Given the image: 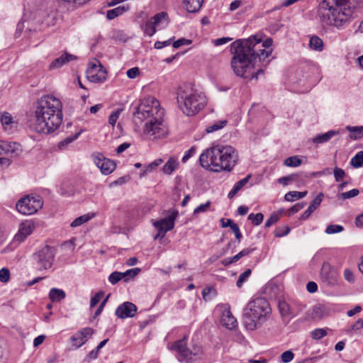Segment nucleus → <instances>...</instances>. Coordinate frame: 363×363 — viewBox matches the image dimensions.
<instances>
[{
	"instance_id": "f257e3e1",
	"label": "nucleus",
	"mask_w": 363,
	"mask_h": 363,
	"mask_svg": "<svg viewBox=\"0 0 363 363\" xmlns=\"http://www.w3.org/2000/svg\"><path fill=\"white\" fill-rule=\"evenodd\" d=\"M273 40L271 38L262 41L258 35L247 39L237 40L231 44L230 50L233 57L231 67L237 76H245L249 68L255 67L257 62L267 65L272 55Z\"/></svg>"
},
{
	"instance_id": "f03ea898",
	"label": "nucleus",
	"mask_w": 363,
	"mask_h": 363,
	"mask_svg": "<svg viewBox=\"0 0 363 363\" xmlns=\"http://www.w3.org/2000/svg\"><path fill=\"white\" fill-rule=\"evenodd\" d=\"M62 118L61 101L52 95H45L37 101L30 127L38 133L49 134L60 127Z\"/></svg>"
},
{
	"instance_id": "7ed1b4c3",
	"label": "nucleus",
	"mask_w": 363,
	"mask_h": 363,
	"mask_svg": "<svg viewBox=\"0 0 363 363\" xmlns=\"http://www.w3.org/2000/svg\"><path fill=\"white\" fill-rule=\"evenodd\" d=\"M357 0H323L317 15L323 26L345 28L351 21Z\"/></svg>"
},
{
	"instance_id": "20e7f679",
	"label": "nucleus",
	"mask_w": 363,
	"mask_h": 363,
	"mask_svg": "<svg viewBox=\"0 0 363 363\" xmlns=\"http://www.w3.org/2000/svg\"><path fill=\"white\" fill-rule=\"evenodd\" d=\"M238 160V152L230 145L213 146L201 153L199 157L201 166L214 172H230L237 164Z\"/></svg>"
},
{
	"instance_id": "39448f33",
	"label": "nucleus",
	"mask_w": 363,
	"mask_h": 363,
	"mask_svg": "<svg viewBox=\"0 0 363 363\" xmlns=\"http://www.w3.org/2000/svg\"><path fill=\"white\" fill-rule=\"evenodd\" d=\"M177 99L180 109L189 116L196 114L206 104L204 94L194 89L190 84H184L178 89Z\"/></svg>"
},
{
	"instance_id": "423d86ee",
	"label": "nucleus",
	"mask_w": 363,
	"mask_h": 363,
	"mask_svg": "<svg viewBox=\"0 0 363 363\" xmlns=\"http://www.w3.org/2000/svg\"><path fill=\"white\" fill-rule=\"evenodd\" d=\"M270 313L269 303L264 298H253L244 309V325L247 330H255L266 321Z\"/></svg>"
},
{
	"instance_id": "0eeeda50",
	"label": "nucleus",
	"mask_w": 363,
	"mask_h": 363,
	"mask_svg": "<svg viewBox=\"0 0 363 363\" xmlns=\"http://www.w3.org/2000/svg\"><path fill=\"white\" fill-rule=\"evenodd\" d=\"M135 121L142 122L152 118H163L164 110L160 108V102L153 96H147L140 101L133 111Z\"/></svg>"
},
{
	"instance_id": "6e6552de",
	"label": "nucleus",
	"mask_w": 363,
	"mask_h": 363,
	"mask_svg": "<svg viewBox=\"0 0 363 363\" xmlns=\"http://www.w3.org/2000/svg\"><path fill=\"white\" fill-rule=\"evenodd\" d=\"M169 348L177 352L176 356L179 362L192 363L202 358L201 346L196 343L188 346L186 335L182 339L175 341Z\"/></svg>"
},
{
	"instance_id": "1a4fd4ad",
	"label": "nucleus",
	"mask_w": 363,
	"mask_h": 363,
	"mask_svg": "<svg viewBox=\"0 0 363 363\" xmlns=\"http://www.w3.org/2000/svg\"><path fill=\"white\" fill-rule=\"evenodd\" d=\"M56 254L55 247L45 245L33 254V264L39 271L47 270L52 267Z\"/></svg>"
},
{
	"instance_id": "9d476101",
	"label": "nucleus",
	"mask_w": 363,
	"mask_h": 363,
	"mask_svg": "<svg viewBox=\"0 0 363 363\" xmlns=\"http://www.w3.org/2000/svg\"><path fill=\"white\" fill-rule=\"evenodd\" d=\"M43 202L38 195H26L20 199L16 204V210L23 215L35 213L43 206Z\"/></svg>"
},
{
	"instance_id": "9b49d317",
	"label": "nucleus",
	"mask_w": 363,
	"mask_h": 363,
	"mask_svg": "<svg viewBox=\"0 0 363 363\" xmlns=\"http://www.w3.org/2000/svg\"><path fill=\"white\" fill-rule=\"evenodd\" d=\"M167 128L162 123V118H152L147 120L144 128V133L153 138H158L165 135Z\"/></svg>"
},
{
	"instance_id": "f8f14e48",
	"label": "nucleus",
	"mask_w": 363,
	"mask_h": 363,
	"mask_svg": "<svg viewBox=\"0 0 363 363\" xmlns=\"http://www.w3.org/2000/svg\"><path fill=\"white\" fill-rule=\"evenodd\" d=\"M178 216L177 211H173L167 217L157 220L154 223V226L157 229L158 233L155 237V240L158 238H163L167 232L172 230L174 227V220Z\"/></svg>"
},
{
	"instance_id": "ddd939ff",
	"label": "nucleus",
	"mask_w": 363,
	"mask_h": 363,
	"mask_svg": "<svg viewBox=\"0 0 363 363\" xmlns=\"http://www.w3.org/2000/svg\"><path fill=\"white\" fill-rule=\"evenodd\" d=\"M98 63H89L86 70V78L94 83H102L106 79V70L99 62Z\"/></svg>"
},
{
	"instance_id": "4468645a",
	"label": "nucleus",
	"mask_w": 363,
	"mask_h": 363,
	"mask_svg": "<svg viewBox=\"0 0 363 363\" xmlns=\"http://www.w3.org/2000/svg\"><path fill=\"white\" fill-rule=\"evenodd\" d=\"M92 157L94 164L104 174H111L116 168L115 162L110 159L106 158L101 153L93 154Z\"/></svg>"
},
{
	"instance_id": "2eb2a0df",
	"label": "nucleus",
	"mask_w": 363,
	"mask_h": 363,
	"mask_svg": "<svg viewBox=\"0 0 363 363\" xmlns=\"http://www.w3.org/2000/svg\"><path fill=\"white\" fill-rule=\"evenodd\" d=\"M320 276L322 281L328 286H335L337 284V271L327 262L323 264Z\"/></svg>"
},
{
	"instance_id": "dca6fc26",
	"label": "nucleus",
	"mask_w": 363,
	"mask_h": 363,
	"mask_svg": "<svg viewBox=\"0 0 363 363\" xmlns=\"http://www.w3.org/2000/svg\"><path fill=\"white\" fill-rule=\"evenodd\" d=\"M166 12H160L145 22L143 29L144 33L149 36H152L156 33V28L160 25L162 20L167 18Z\"/></svg>"
},
{
	"instance_id": "f3484780",
	"label": "nucleus",
	"mask_w": 363,
	"mask_h": 363,
	"mask_svg": "<svg viewBox=\"0 0 363 363\" xmlns=\"http://www.w3.org/2000/svg\"><path fill=\"white\" fill-rule=\"evenodd\" d=\"M137 311L138 308L134 303L125 301L116 308L115 315L121 319H125L134 317Z\"/></svg>"
},
{
	"instance_id": "a211bd4d",
	"label": "nucleus",
	"mask_w": 363,
	"mask_h": 363,
	"mask_svg": "<svg viewBox=\"0 0 363 363\" xmlns=\"http://www.w3.org/2000/svg\"><path fill=\"white\" fill-rule=\"evenodd\" d=\"M94 330L91 328H84L77 333L73 335L71 337L72 345L76 349L79 348L91 337Z\"/></svg>"
},
{
	"instance_id": "6ab92c4d",
	"label": "nucleus",
	"mask_w": 363,
	"mask_h": 363,
	"mask_svg": "<svg viewBox=\"0 0 363 363\" xmlns=\"http://www.w3.org/2000/svg\"><path fill=\"white\" fill-rule=\"evenodd\" d=\"M34 229V224L30 220H25L20 225L18 233L14 236V241L21 242L30 235Z\"/></svg>"
},
{
	"instance_id": "aec40b11",
	"label": "nucleus",
	"mask_w": 363,
	"mask_h": 363,
	"mask_svg": "<svg viewBox=\"0 0 363 363\" xmlns=\"http://www.w3.org/2000/svg\"><path fill=\"white\" fill-rule=\"evenodd\" d=\"M20 150V145L14 142L0 140V155H17Z\"/></svg>"
},
{
	"instance_id": "412c9836",
	"label": "nucleus",
	"mask_w": 363,
	"mask_h": 363,
	"mask_svg": "<svg viewBox=\"0 0 363 363\" xmlns=\"http://www.w3.org/2000/svg\"><path fill=\"white\" fill-rule=\"evenodd\" d=\"M324 195L323 193H320L316 196V197L311 202L308 208L303 212V213L301 216V219L306 220L308 219L311 215L314 212L315 210L320 206V203L323 201Z\"/></svg>"
},
{
	"instance_id": "4be33fe9",
	"label": "nucleus",
	"mask_w": 363,
	"mask_h": 363,
	"mask_svg": "<svg viewBox=\"0 0 363 363\" xmlns=\"http://www.w3.org/2000/svg\"><path fill=\"white\" fill-rule=\"evenodd\" d=\"M77 60V57L75 55L69 54V53H64L60 57L56 58L54 60L50 65V69H56L60 68L67 64V62Z\"/></svg>"
},
{
	"instance_id": "5701e85b",
	"label": "nucleus",
	"mask_w": 363,
	"mask_h": 363,
	"mask_svg": "<svg viewBox=\"0 0 363 363\" xmlns=\"http://www.w3.org/2000/svg\"><path fill=\"white\" fill-rule=\"evenodd\" d=\"M220 323L222 325L225 326L229 330L234 329L238 325L236 318L232 315L231 312L228 310L223 313Z\"/></svg>"
},
{
	"instance_id": "b1692460",
	"label": "nucleus",
	"mask_w": 363,
	"mask_h": 363,
	"mask_svg": "<svg viewBox=\"0 0 363 363\" xmlns=\"http://www.w3.org/2000/svg\"><path fill=\"white\" fill-rule=\"evenodd\" d=\"M130 6L126 5L119 6L116 8L107 11L106 18L109 20L114 19L115 18L121 16L125 12L128 11Z\"/></svg>"
},
{
	"instance_id": "393cba45",
	"label": "nucleus",
	"mask_w": 363,
	"mask_h": 363,
	"mask_svg": "<svg viewBox=\"0 0 363 363\" xmlns=\"http://www.w3.org/2000/svg\"><path fill=\"white\" fill-rule=\"evenodd\" d=\"M251 174H248L245 178L236 182L234 184L233 189L228 193V197L229 199H233L239 192V191L241 190L245 185H246V184L249 182Z\"/></svg>"
},
{
	"instance_id": "a878e982",
	"label": "nucleus",
	"mask_w": 363,
	"mask_h": 363,
	"mask_svg": "<svg viewBox=\"0 0 363 363\" xmlns=\"http://www.w3.org/2000/svg\"><path fill=\"white\" fill-rule=\"evenodd\" d=\"M337 134L335 130H329L323 134H318L313 138L315 144H321L328 142L333 136Z\"/></svg>"
},
{
	"instance_id": "bb28decb",
	"label": "nucleus",
	"mask_w": 363,
	"mask_h": 363,
	"mask_svg": "<svg viewBox=\"0 0 363 363\" xmlns=\"http://www.w3.org/2000/svg\"><path fill=\"white\" fill-rule=\"evenodd\" d=\"M179 167L178 160L174 157H171L169 158L167 162L162 167V172L165 174H171L177 167Z\"/></svg>"
},
{
	"instance_id": "cd10ccee",
	"label": "nucleus",
	"mask_w": 363,
	"mask_h": 363,
	"mask_svg": "<svg viewBox=\"0 0 363 363\" xmlns=\"http://www.w3.org/2000/svg\"><path fill=\"white\" fill-rule=\"evenodd\" d=\"M203 0H183L186 9L189 13L197 12L201 7Z\"/></svg>"
},
{
	"instance_id": "c85d7f7f",
	"label": "nucleus",
	"mask_w": 363,
	"mask_h": 363,
	"mask_svg": "<svg viewBox=\"0 0 363 363\" xmlns=\"http://www.w3.org/2000/svg\"><path fill=\"white\" fill-rule=\"evenodd\" d=\"M48 296L52 302H59L65 298L66 294L62 289L52 288Z\"/></svg>"
},
{
	"instance_id": "c756f323",
	"label": "nucleus",
	"mask_w": 363,
	"mask_h": 363,
	"mask_svg": "<svg viewBox=\"0 0 363 363\" xmlns=\"http://www.w3.org/2000/svg\"><path fill=\"white\" fill-rule=\"evenodd\" d=\"M278 308L282 317L295 316L289 305L284 300L279 301Z\"/></svg>"
},
{
	"instance_id": "7c9ffc66",
	"label": "nucleus",
	"mask_w": 363,
	"mask_h": 363,
	"mask_svg": "<svg viewBox=\"0 0 363 363\" xmlns=\"http://www.w3.org/2000/svg\"><path fill=\"white\" fill-rule=\"evenodd\" d=\"M309 46L312 50L320 52L323 50V41L317 35H313L310 38Z\"/></svg>"
},
{
	"instance_id": "2f4dec72",
	"label": "nucleus",
	"mask_w": 363,
	"mask_h": 363,
	"mask_svg": "<svg viewBox=\"0 0 363 363\" xmlns=\"http://www.w3.org/2000/svg\"><path fill=\"white\" fill-rule=\"evenodd\" d=\"M259 66L265 67L266 65H264L262 63L257 62L255 67L253 66L252 67L249 68L247 69V71L245 74V76H240V77L242 78H245V79L249 78L250 77L251 78L257 79L259 74H264V69L262 68H259L255 72H252V69H254L256 67H259Z\"/></svg>"
},
{
	"instance_id": "473e14b6",
	"label": "nucleus",
	"mask_w": 363,
	"mask_h": 363,
	"mask_svg": "<svg viewBox=\"0 0 363 363\" xmlns=\"http://www.w3.org/2000/svg\"><path fill=\"white\" fill-rule=\"evenodd\" d=\"M307 191H289L285 194L284 199L287 201H294L305 197Z\"/></svg>"
},
{
	"instance_id": "72a5a7b5",
	"label": "nucleus",
	"mask_w": 363,
	"mask_h": 363,
	"mask_svg": "<svg viewBox=\"0 0 363 363\" xmlns=\"http://www.w3.org/2000/svg\"><path fill=\"white\" fill-rule=\"evenodd\" d=\"M350 165L354 168L363 167V150L358 152L350 160Z\"/></svg>"
},
{
	"instance_id": "f704fd0d",
	"label": "nucleus",
	"mask_w": 363,
	"mask_h": 363,
	"mask_svg": "<svg viewBox=\"0 0 363 363\" xmlns=\"http://www.w3.org/2000/svg\"><path fill=\"white\" fill-rule=\"evenodd\" d=\"M228 121L226 120H220L218 121L215 122L212 125H207L206 128V132L207 133H211L215 131H217L223 128H224Z\"/></svg>"
},
{
	"instance_id": "c9c22d12",
	"label": "nucleus",
	"mask_w": 363,
	"mask_h": 363,
	"mask_svg": "<svg viewBox=\"0 0 363 363\" xmlns=\"http://www.w3.org/2000/svg\"><path fill=\"white\" fill-rule=\"evenodd\" d=\"M284 213L283 209L279 210L278 212L272 213L270 217L266 220L264 226L265 228H269L272 225L277 223L280 219V215Z\"/></svg>"
},
{
	"instance_id": "e433bc0d",
	"label": "nucleus",
	"mask_w": 363,
	"mask_h": 363,
	"mask_svg": "<svg viewBox=\"0 0 363 363\" xmlns=\"http://www.w3.org/2000/svg\"><path fill=\"white\" fill-rule=\"evenodd\" d=\"M346 130L354 133L355 135H350V138L357 140L363 137V126H346Z\"/></svg>"
},
{
	"instance_id": "4c0bfd02",
	"label": "nucleus",
	"mask_w": 363,
	"mask_h": 363,
	"mask_svg": "<svg viewBox=\"0 0 363 363\" xmlns=\"http://www.w3.org/2000/svg\"><path fill=\"white\" fill-rule=\"evenodd\" d=\"M94 215L85 214L75 218L70 224L72 228L78 227L84 223L89 221L93 218Z\"/></svg>"
},
{
	"instance_id": "58836bf2",
	"label": "nucleus",
	"mask_w": 363,
	"mask_h": 363,
	"mask_svg": "<svg viewBox=\"0 0 363 363\" xmlns=\"http://www.w3.org/2000/svg\"><path fill=\"white\" fill-rule=\"evenodd\" d=\"M284 164L288 167H296L301 164V160L298 156H291L284 160Z\"/></svg>"
},
{
	"instance_id": "ea45409f",
	"label": "nucleus",
	"mask_w": 363,
	"mask_h": 363,
	"mask_svg": "<svg viewBox=\"0 0 363 363\" xmlns=\"http://www.w3.org/2000/svg\"><path fill=\"white\" fill-rule=\"evenodd\" d=\"M248 220H250L255 225H260L264 219V215L262 213L256 214L252 213L248 216Z\"/></svg>"
},
{
	"instance_id": "a19ab883",
	"label": "nucleus",
	"mask_w": 363,
	"mask_h": 363,
	"mask_svg": "<svg viewBox=\"0 0 363 363\" xmlns=\"http://www.w3.org/2000/svg\"><path fill=\"white\" fill-rule=\"evenodd\" d=\"M291 231V228L287 225L280 226L275 229L274 236L276 238H281L287 235Z\"/></svg>"
},
{
	"instance_id": "79ce46f5",
	"label": "nucleus",
	"mask_w": 363,
	"mask_h": 363,
	"mask_svg": "<svg viewBox=\"0 0 363 363\" xmlns=\"http://www.w3.org/2000/svg\"><path fill=\"white\" fill-rule=\"evenodd\" d=\"M140 272V268H133L127 270L125 272H122L123 275V279H125V281H128L130 279L134 278L136 277Z\"/></svg>"
},
{
	"instance_id": "37998d69",
	"label": "nucleus",
	"mask_w": 363,
	"mask_h": 363,
	"mask_svg": "<svg viewBox=\"0 0 363 363\" xmlns=\"http://www.w3.org/2000/svg\"><path fill=\"white\" fill-rule=\"evenodd\" d=\"M82 131H79L74 134V135L69 136L66 138L65 140H62L59 143L58 147L60 149H62L64 147L67 145L68 144L71 143L74 140L78 138L79 135L81 134Z\"/></svg>"
},
{
	"instance_id": "c03bdc74",
	"label": "nucleus",
	"mask_w": 363,
	"mask_h": 363,
	"mask_svg": "<svg viewBox=\"0 0 363 363\" xmlns=\"http://www.w3.org/2000/svg\"><path fill=\"white\" fill-rule=\"evenodd\" d=\"M251 273H252V271H251L250 269H247L244 272H242L240 275V277H239V278H238V281L236 282L237 286L239 287V288L241 287L242 286V284L245 281H246L247 279L249 278V277L250 276Z\"/></svg>"
},
{
	"instance_id": "a18cd8bd",
	"label": "nucleus",
	"mask_w": 363,
	"mask_h": 363,
	"mask_svg": "<svg viewBox=\"0 0 363 363\" xmlns=\"http://www.w3.org/2000/svg\"><path fill=\"white\" fill-rule=\"evenodd\" d=\"M327 335V332L323 328H317L311 331V336L314 340H320Z\"/></svg>"
},
{
	"instance_id": "49530a36",
	"label": "nucleus",
	"mask_w": 363,
	"mask_h": 363,
	"mask_svg": "<svg viewBox=\"0 0 363 363\" xmlns=\"http://www.w3.org/2000/svg\"><path fill=\"white\" fill-rule=\"evenodd\" d=\"M343 230H344V228L342 225L331 224V225H329L326 228L325 233L327 234H334V233H340V232L343 231Z\"/></svg>"
},
{
	"instance_id": "de8ad7c7",
	"label": "nucleus",
	"mask_w": 363,
	"mask_h": 363,
	"mask_svg": "<svg viewBox=\"0 0 363 363\" xmlns=\"http://www.w3.org/2000/svg\"><path fill=\"white\" fill-rule=\"evenodd\" d=\"M123 279V275L122 272H113L108 277V281L112 284H116L119 281Z\"/></svg>"
},
{
	"instance_id": "09e8293b",
	"label": "nucleus",
	"mask_w": 363,
	"mask_h": 363,
	"mask_svg": "<svg viewBox=\"0 0 363 363\" xmlns=\"http://www.w3.org/2000/svg\"><path fill=\"white\" fill-rule=\"evenodd\" d=\"M359 191L357 189H353L349 191L343 192L339 195V199H348L357 196Z\"/></svg>"
},
{
	"instance_id": "8fccbe9b",
	"label": "nucleus",
	"mask_w": 363,
	"mask_h": 363,
	"mask_svg": "<svg viewBox=\"0 0 363 363\" xmlns=\"http://www.w3.org/2000/svg\"><path fill=\"white\" fill-rule=\"evenodd\" d=\"M333 172H334L335 179L337 182L342 181L346 175L345 172L342 169L337 167H335Z\"/></svg>"
},
{
	"instance_id": "3c124183",
	"label": "nucleus",
	"mask_w": 363,
	"mask_h": 363,
	"mask_svg": "<svg viewBox=\"0 0 363 363\" xmlns=\"http://www.w3.org/2000/svg\"><path fill=\"white\" fill-rule=\"evenodd\" d=\"M298 177L296 174H291L287 177H283L278 179V182L279 184H283L284 186L288 185L289 182L296 181Z\"/></svg>"
},
{
	"instance_id": "603ef678",
	"label": "nucleus",
	"mask_w": 363,
	"mask_h": 363,
	"mask_svg": "<svg viewBox=\"0 0 363 363\" xmlns=\"http://www.w3.org/2000/svg\"><path fill=\"white\" fill-rule=\"evenodd\" d=\"M294 357V354L291 350H287L283 352L281 355V362L288 363L292 361Z\"/></svg>"
},
{
	"instance_id": "864d4df0",
	"label": "nucleus",
	"mask_w": 363,
	"mask_h": 363,
	"mask_svg": "<svg viewBox=\"0 0 363 363\" xmlns=\"http://www.w3.org/2000/svg\"><path fill=\"white\" fill-rule=\"evenodd\" d=\"M10 279V272L7 268L0 269V281L6 283Z\"/></svg>"
},
{
	"instance_id": "5fc2aeb1",
	"label": "nucleus",
	"mask_w": 363,
	"mask_h": 363,
	"mask_svg": "<svg viewBox=\"0 0 363 363\" xmlns=\"http://www.w3.org/2000/svg\"><path fill=\"white\" fill-rule=\"evenodd\" d=\"M304 206H305V203L303 202L296 203L295 205L291 206L288 210V212H287L288 215L291 216V215L298 212L300 210H301L304 207Z\"/></svg>"
},
{
	"instance_id": "6e6d98bb",
	"label": "nucleus",
	"mask_w": 363,
	"mask_h": 363,
	"mask_svg": "<svg viewBox=\"0 0 363 363\" xmlns=\"http://www.w3.org/2000/svg\"><path fill=\"white\" fill-rule=\"evenodd\" d=\"M192 43L191 40L186 39V38H180L173 43V47L174 48H179L182 45H189Z\"/></svg>"
},
{
	"instance_id": "4d7b16f0",
	"label": "nucleus",
	"mask_w": 363,
	"mask_h": 363,
	"mask_svg": "<svg viewBox=\"0 0 363 363\" xmlns=\"http://www.w3.org/2000/svg\"><path fill=\"white\" fill-rule=\"evenodd\" d=\"M213 294V296L216 295V290L213 287H206L202 291V296L205 300L211 299L210 295Z\"/></svg>"
},
{
	"instance_id": "13d9d810",
	"label": "nucleus",
	"mask_w": 363,
	"mask_h": 363,
	"mask_svg": "<svg viewBox=\"0 0 363 363\" xmlns=\"http://www.w3.org/2000/svg\"><path fill=\"white\" fill-rule=\"evenodd\" d=\"M210 205H211L210 201H207L205 203H202V204L199 205L198 207H196L194 209V213L197 214V213L206 212L208 210V208L210 207Z\"/></svg>"
},
{
	"instance_id": "bf43d9fd",
	"label": "nucleus",
	"mask_w": 363,
	"mask_h": 363,
	"mask_svg": "<svg viewBox=\"0 0 363 363\" xmlns=\"http://www.w3.org/2000/svg\"><path fill=\"white\" fill-rule=\"evenodd\" d=\"M13 118L9 113H5L1 116V122L3 125H9L12 123Z\"/></svg>"
},
{
	"instance_id": "052dcab7",
	"label": "nucleus",
	"mask_w": 363,
	"mask_h": 363,
	"mask_svg": "<svg viewBox=\"0 0 363 363\" xmlns=\"http://www.w3.org/2000/svg\"><path fill=\"white\" fill-rule=\"evenodd\" d=\"M344 278L350 283H353L355 280L354 274L350 269L344 270Z\"/></svg>"
},
{
	"instance_id": "680f3d73",
	"label": "nucleus",
	"mask_w": 363,
	"mask_h": 363,
	"mask_svg": "<svg viewBox=\"0 0 363 363\" xmlns=\"http://www.w3.org/2000/svg\"><path fill=\"white\" fill-rule=\"evenodd\" d=\"M121 113V110H117L114 112H113L110 116H109V118H108V123L111 125H114L115 123H116L118 117H119V115Z\"/></svg>"
},
{
	"instance_id": "e2e57ef3",
	"label": "nucleus",
	"mask_w": 363,
	"mask_h": 363,
	"mask_svg": "<svg viewBox=\"0 0 363 363\" xmlns=\"http://www.w3.org/2000/svg\"><path fill=\"white\" fill-rule=\"evenodd\" d=\"M174 38L173 37L172 38H170V39H169L167 40H165V41H163V42L156 41L155 43L154 47H155V49H162L164 47L169 45L171 44V43H172V40Z\"/></svg>"
},
{
	"instance_id": "0e129e2a",
	"label": "nucleus",
	"mask_w": 363,
	"mask_h": 363,
	"mask_svg": "<svg viewBox=\"0 0 363 363\" xmlns=\"http://www.w3.org/2000/svg\"><path fill=\"white\" fill-rule=\"evenodd\" d=\"M139 74H140V70H139L138 67L130 68L126 72L128 77L130 79L135 78Z\"/></svg>"
},
{
	"instance_id": "69168bd1",
	"label": "nucleus",
	"mask_w": 363,
	"mask_h": 363,
	"mask_svg": "<svg viewBox=\"0 0 363 363\" xmlns=\"http://www.w3.org/2000/svg\"><path fill=\"white\" fill-rule=\"evenodd\" d=\"M102 295H103V293L100 291V292H98L97 294H96L95 296L91 298V301H90V307L91 308H94V306H96L97 305V303L99 302L100 298L102 296Z\"/></svg>"
},
{
	"instance_id": "338daca9",
	"label": "nucleus",
	"mask_w": 363,
	"mask_h": 363,
	"mask_svg": "<svg viewBox=\"0 0 363 363\" xmlns=\"http://www.w3.org/2000/svg\"><path fill=\"white\" fill-rule=\"evenodd\" d=\"M196 153V148L194 147H191L189 150H187L184 155L182 157V162H186L190 157H191Z\"/></svg>"
},
{
	"instance_id": "774afa93",
	"label": "nucleus",
	"mask_w": 363,
	"mask_h": 363,
	"mask_svg": "<svg viewBox=\"0 0 363 363\" xmlns=\"http://www.w3.org/2000/svg\"><path fill=\"white\" fill-rule=\"evenodd\" d=\"M231 230L235 233V238L238 240V242H240L242 235L238 225L236 223L233 224V226H231Z\"/></svg>"
}]
</instances>
